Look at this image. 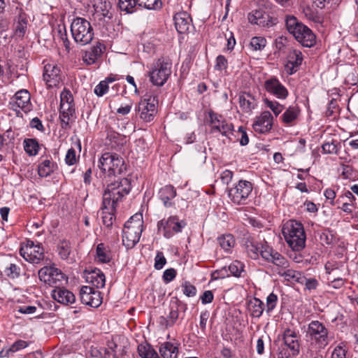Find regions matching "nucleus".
<instances>
[{"label":"nucleus","mask_w":358,"mask_h":358,"mask_svg":"<svg viewBox=\"0 0 358 358\" xmlns=\"http://www.w3.org/2000/svg\"><path fill=\"white\" fill-rule=\"evenodd\" d=\"M261 245L252 241L246 243V252L250 258L254 259L258 258L260 255Z\"/></svg>","instance_id":"nucleus-42"},{"label":"nucleus","mask_w":358,"mask_h":358,"mask_svg":"<svg viewBox=\"0 0 358 358\" xmlns=\"http://www.w3.org/2000/svg\"><path fill=\"white\" fill-rule=\"evenodd\" d=\"M166 263V259L162 252H158L155 259V268L157 270L162 269Z\"/></svg>","instance_id":"nucleus-56"},{"label":"nucleus","mask_w":358,"mask_h":358,"mask_svg":"<svg viewBox=\"0 0 358 358\" xmlns=\"http://www.w3.org/2000/svg\"><path fill=\"white\" fill-rule=\"evenodd\" d=\"M10 9L11 15L15 16V34L17 37L22 38L27 30L28 16L24 12L22 4L16 0L13 1V4L10 5Z\"/></svg>","instance_id":"nucleus-9"},{"label":"nucleus","mask_w":358,"mask_h":358,"mask_svg":"<svg viewBox=\"0 0 358 358\" xmlns=\"http://www.w3.org/2000/svg\"><path fill=\"white\" fill-rule=\"evenodd\" d=\"M278 275L283 278L285 280L292 283L298 282L303 284L305 280V277L300 271L290 268L289 266L282 271H278Z\"/></svg>","instance_id":"nucleus-28"},{"label":"nucleus","mask_w":358,"mask_h":358,"mask_svg":"<svg viewBox=\"0 0 358 358\" xmlns=\"http://www.w3.org/2000/svg\"><path fill=\"white\" fill-rule=\"evenodd\" d=\"M229 271H230L232 275L235 277H241L242 273L245 272L244 264L240 261H234L229 266Z\"/></svg>","instance_id":"nucleus-46"},{"label":"nucleus","mask_w":358,"mask_h":358,"mask_svg":"<svg viewBox=\"0 0 358 358\" xmlns=\"http://www.w3.org/2000/svg\"><path fill=\"white\" fill-rule=\"evenodd\" d=\"M20 268L15 264H10L6 270V275L11 278H15L20 276Z\"/></svg>","instance_id":"nucleus-55"},{"label":"nucleus","mask_w":358,"mask_h":358,"mask_svg":"<svg viewBox=\"0 0 358 358\" xmlns=\"http://www.w3.org/2000/svg\"><path fill=\"white\" fill-rule=\"evenodd\" d=\"M305 287L308 290L315 289L318 286V281L315 278H306L303 281Z\"/></svg>","instance_id":"nucleus-63"},{"label":"nucleus","mask_w":358,"mask_h":358,"mask_svg":"<svg viewBox=\"0 0 358 358\" xmlns=\"http://www.w3.org/2000/svg\"><path fill=\"white\" fill-rule=\"evenodd\" d=\"M58 255L62 259L66 260L69 262H75V256L72 250L71 243L66 240L59 241L57 245Z\"/></svg>","instance_id":"nucleus-27"},{"label":"nucleus","mask_w":358,"mask_h":358,"mask_svg":"<svg viewBox=\"0 0 358 358\" xmlns=\"http://www.w3.org/2000/svg\"><path fill=\"white\" fill-rule=\"evenodd\" d=\"M182 288L183 294L188 297L194 296L196 294V287L187 281L182 283Z\"/></svg>","instance_id":"nucleus-52"},{"label":"nucleus","mask_w":358,"mask_h":358,"mask_svg":"<svg viewBox=\"0 0 358 358\" xmlns=\"http://www.w3.org/2000/svg\"><path fill=\"white\" fill-rule=\"evenodd\" d=\"M176 271L174 268H168L163 273V280L166 282H170L176 276Z\"/></svg>","instance_id":"nucleus-59"},{"label":"nucleus","mask_w":358,"mask_h":358,"mask_svg":"<svg viewBox=\"0 0 358 358\" xmlns=\"http://www.w3.org/2000/svg\"><path fill=\"white\" fill-rule=\"evenodd\" d=\"M80 297L83 303L93 308L99 307L102 303L101 292L90 286L82 287Z\"/></svg>","instance_id":"nucleus-17"},{"label":"nucleus","mask_w":358,"mask_h":358,"mask_svg":"<svg viewBox=\"0 0 358 358\" xmlns=\"http://www.w3.org/2000/svg\"><path fill=\"white\" fill-rule=\"evenodd\" d=\"M66 163L69 165H73L76 162V152L73 148L68 150L66 157Z\"/></svg>","instance_id":"nucleus-62"},{"label":"nucleus","mask_w":358,"mask_h":358,"mask_svg":"<svg viewBox=\"0 0 358 358\" xmlns=\"http://www.w3.org/2000/svg\"><path fill=\"white\" fill-rule=\"evenodd\" d=\"M158 102L157 94L146 93L135 108L141 120L145 122L152 121L157 114Z\"/></svg>","instance_id":"nucleus-7"},{"label":"nucleus","mask_w":358,"mask_h":358,"mask_svg":"<svg viewBox=\"0 0 358 358\" xmlns=\"http://www.w3.org/2000/svg\"><path fill=\"white\" fill-rule=\"evenodd\" d=\"M159 196L164 205L169 207L171 205L170 201L176 196V191L173 186L166 185L159 190Z\"/></svg>","instance_id":"nucleus-31"},{"label":"nucleus","mask_w":358,"mask_h":358,"mask_svg":"<svg viewBox=\"0 0 358 358\" xmlns=\"http://www.w3.org/2000/svg\"><path fill=\"white\" fill-rule=\"evenodd\" d=\"M270 262H272L275 266L274 270L277 274L278 273V271H282L289 266V262L287 258L278 252L274 253V256Z\"/></svg>","instance_id":"nucleus-34"},{"label":"nucleus","mask_w":358,"mask_h":358,"mask_svg":"<svg viewBox=\"0 0 358 358\" xmlns=\"http://www.w3.org/2000/svg\"><path fill=\"white\" fill-rule=\"evenodd\" d=\"M20 254L26 261L32 264H38L44 258L43 248L40 245H34L31 241L21 246Z\"/></svg>","instance_id":"nucleus-13"},{"label":"nucleus","mask_w":358,"mask_h":358,"mask_svg":"<svg viewBox=\"0 0 358 358\" xmlns=\"http://www.w3.org/2000/svg\"><path fill=\"white\" fill-rule=\"evenodd\" d=\"M118 5L122 11L132 13L135 11V7L138 6V3L136 0H119Z\"/></svg>","instance_id":"nucleus-44"},{"label":"nucleus","mask_w":358,"mask_h":358,"mask_svg":"<svg viewBox=\"0 0 358 358\" xmlns=\"http://www.w3.org/2000/svg\"><path fill=\"white\" fill-rule=\"evenodd\" d=\"M178 315L179 313L178 306L176 304L171 306L170 312L169 313V315L167 316V318L169 321V324L173 326L178 318Z\"/></svg>","instance_id":"nucleus-54"},{"label":"nucleus","mask_w":358,"mask_h":358,"mask_svg":"<svg viewBox=\"0 0 358 358\" xmlns=\"http://www.w3.org/2000/svg\"><path fill=\"white\" fill-rule=\"evenodd\" d=\"M283 343L289 352V355L297 356L300 353V336L295 331L287 329L282 334Z\"/></svg>","instance_id":"nucleus-18"},{"label":"nucleus","mask_w":358,"mask_h":358,"mask_svg":"<svg viewBox=\"0 0 358 358\" xmlns=\"http://www.w3.org/2000/svg\"><path fill=\"white\" fill-rule=\"evenodd\" d=\"M273 120V116L269 111H264L255 118L252 128L256 133L266 134L271 129Z\"/></svg>","instance_id":"nucleus-20"},{"label":"nucleus","mask_w":358,"mask_h":358,"mask_svg":"<svg viewBox=\"0 0 358 358\" xmlns=\"http://www.w3.org/2000/svg\"><path fill=\"white\" fill-rule=\"evenodd\" d=\"M172 64L169 59L161 57L153 64L149 72L150 80L156 86H163L171 74Z\"/></svg>","instance_id":"nucleus-6"},{"label":"nucleus","mask_w":358,"mask_h":358,"mask_svg":"<svg viewBox=\"0 0 358 358\" xmlns=\"http://www.w3.org/2000/svg\"><path fill=\"white\" fill-rule=\"evenodd\" d=\"M138 6L145 8L148 10L159 9L162 6L161 0H136Z\"/></svg>","instance_id":"nucleus-43"},{"label":"nucleus","mask_w":358,"mask_h":358,"mask_svg":"<svg viewBox=\"0 0 358 358\" xmlns=\"http://www.w3.org/2000/svg\"><path fill=\"white\" fill-rule=\"evenodd\" d=\"M143 217L135 214L126 222L122 231V243L127 248H132L139 241L143 231Z\"/></svg>","instance_id":"nucleus-3"},{"label":"nucleus","mask_w":358,"mask_h":358,"mask_svg":"<svg viewBox=\"0 0 358 358\" xmlns=\"http://www.w3.org/2000/svg\"><path fill=\"white\" fill-rule=\"evenodd\" d=\"M218 243L225 251L229 250L235 244V240L232 235H223L218 238Z\"/></svg>","instance_id":"nucleus-41"},{"label":"nucleus","mask_w":358,"mask_h":358,"mask_svg":"<svg viewBox=\"0 0 358 358\" xmlns=\"http://www.w3.org/2000/svg\"><path fill=\"white\" fill-rule=\"evenodd\" d=\"M43 77L48 87H54L62 82L64 74L58 64L48 62L44 64Z\"/></svg>","instance_id":"nucleus-14"},{"label":"nucleus","mask_w":358,"mask_h":358,"mask_svg":"<svg viewBox=\"0 0 358 358\" xmlns=\"http://www.w3.org/2000/svg\"><path fill=\"white\" fill-rule=\"evenodd\" d=\"M71 31L74 41L81 45L89 44L94 38L90 22L83 17H77L72 20Z\"/></svg>","instance_id":"nucleus-5"},{"label":"nucleus","mask_w":358,"mask_h":358,"mask_svg":"<svg viewBox=\"0 0 358 358\" xmlns=\"http://www.w3.org/2000/svg\"><path fill=\"white\" fill-rule=\"evenodd\" d=\"M295 31L297 32H292V34L303 46L310 48L314 45L315 36L308 27L301 24L298 26Z\"/></svg>","instance_id":"nucleus-19"},{"label":"nucleus","mask_w":358,"mask_h":358,"mask_svg":"<svg viewBox=\"0 0 358 358\" xmlns=\"http://www.w3.org/2000/svg\"><path fill=\"white\" fill-rule=\"evenodd\" d=\"M240 107L246 113L252 111L257 106L255 97L250 93H243L239 96Z\"/></svg>","instance_id":"nucleus-30"},{"label":"nucleus","mask_w":358,"mask_h":358,"mask_svg":"<svg viewBox=\"0 0 358 358\" xmlns=\"http://www.w3.org/2000/svg\"><path fill=\"white\" fill-rule=\"evenodd\" d=\"M178 352V348L169 342L162 344L159 348V353L164 358H177Z\"/></svg>","instance_id":"nucleus-32"},{"label":"nucleus","mask_w":358,"mask_h":358,"mask_svg":"<svg viewBox=\"0 0 358 358\" xmlns=\"http://www.w3.org/2000/svg\"><path fill=\"white\" fill-rule=\"evenodd\" d=\"M186 224V222L180 220L178 216H170L157 222V230L159 233H162L165 238H170L175 234L181 232Z\"/></svg>","instance_id":"nucleus-10"},{"label":"nucleus","mask_w":358,"mask_h":358,"mask_svg":"<svg viewBox=\"0 0 358 358\" xmlns=\"http://www.w3.org/2000/svg\"><path fill=\"white\" fill-rule=\"evenodd\" d=\"M340 148L341 144L336 141L324 143L322 146L323 153L329 155H338Z\"/></svg>","instance_id":"nucleus-40"},{"label":"nucleus","mask_w":358,"mask_h":358,"mask_svg":"<svg viewBox=\"0 0 358 358\" xmlns=\"http://www.w3.org/2000/svg\"><path fill=\"white\" fill-rule=\"evenodd\" d=\"M288 62L292 63L298 68L301 66L303 61V55L301 51L297 50H292L287 55Z\"/></svg>","instance_id":"nucleus-45"},{"label":"nucleus","mask_w":358,"mask_h":358,"mask_svg":"<svg viewBox=\"0 0 358 358\" xmlns=\"http://www.w3.org/2000/svg\"><path fill=\"white\" fill-rule=\"evenodd\" d=\"M299 109L296 106H289L282 115V120L285 124L294 122L298 117Z\"/></svg>","instance_id":"nucleus-38"},{"label":"nucleus","mask_w":358,"mask_h":358,"mask_svg":"<svg viewBox=\"0 0 358 358\" xmlns=\"http://www.w3.org/2000/svg\"><path fill=\"white\" fill-rule=\"evenodd\" d=\"M96 258L102 263H108L111 260V253L108 247L103 243H99L96 249Z\"/></svg>","instance_id":"nucleus-35"},{"label":"nucleus","mask_w":358,"mask_h":358,"mask_svg":"<svg viewBox=\"0 0 358 358\" xmlns=\"http://www.w3.org/2000/svg\"><path fill=\"white\" fill-rule=\"evenodd\" d=\"M248 22L252 24L263 28H271L278 22L275 15L268 10V7L259 8L248 14Z\"/></svg>","instance_id":"nucleus-8"},{"label":"nucleus","mask_w":358,"mask_h":358,"mask_svg":"<svg viewBox=\"0 0 358 358\" xmlns=\"http://www.w3.org/2000/svg\"><path fill=\"white\" fill-rule=\"evenodd\" d=\"M98 167L108 176L120 175L127 170L124 160L116 153L105 152L99 159Z\"/></svg>","instance_id":"nucleus-4"},{"label":"nucleus","mask_w":358,"mask_h":358,"mask_svg":"<svg viewBox=\"0 0 358 358\" xmlns=\"http://www.w3.org/2000/svg\"><path fill=\"white\" fill-rule=\"evenodd\" d=\"M55 169V163L49 159H45L41 162L38 167V173L41 177H47L50 176Z\"/></svg>","instance_id":"nucleus-37"},{"label":"nucleus","mask_w":358,"mask_h":358,"mask_svg":"<svg viewBox=\"0 0 358 358\" xmlns=\"http://www.w3.org/2000/svg\"><path fill=\"white\" fill-rule=\"evenodd\" d=\"M302 23L300 22L293 15H288L286 17L285 20V24L287 29L288 31L292 34V32H297L295 31V29H297L298 26L301 24Z\"/></svg>","instance_id":"nucleus-48"},{"label":"nucleus","mask_w":358,"mask_h":358,"mask_svg":"<svg viewBox=\"0 0 358 358\" xmlns=\"http://www.w3.org/2000/svg\"><path fill=\"white\" fill-rule=\"evenodd\" d=\"M108 90V85L102 80L95 87L94 92L98 96H102Z\"/></svg>","instance_id":"nucleus-57"},{"label":"nucleus","mask_w":358,"mask_h":358,"mask_svg":"<svg viewBox=\"0 0 358 358\" xmlns=\"http://www.w3.org/2000/svg\"><path fill=\"white\" fill-rule=\"evenodd\" d=\"M52 296L57 302L65 305L73 303L76 301L73 293L60 285L52 290Z\"/></svg>","instance_id":"nucleus-26"},{"label":"nucleus","mask_w":358,"mask_h":358,"mask_svg":"<svg viewBox=\"0 0 358 358\" xmlns=\"http://www.w3.org/2000/svg\"><path fill=\"white\" fill-rule=\"evenodd\" d=\"M86 280L96 288H103L106 283V277L99 268H94L86 276Z\"/></svg>","instance_id":"nucleus-29"},{"label":"nucleus","mask_w":358,"mask_h":358,"mask_svg":"<svg viewBox=\"0 0 358 358\" xmlns=\"http://www.w3.org/2000/svg\"><path fill=\"white\" fill-rule=\"evenodd\" d=\"M131 190L130 181L126 178L109 183L103 194V208L115 210L117 204Z\"/></svg>","instance_id":"nucleus-1"},{"label":"nucleus","mask_w":358,"mask_h":358,"mask_svg":"<svg viewBox=\"0 0 358 358\" xmlns=\"http://www.w3.org/2000/svg\"><path fill=\"white\" fill-rule=\"evenodd\" d=\"M264 102L266 106L269 108L275 116H278L283 110L284 107L277 101H270L268 99H264Z\"/></svg>","instance_id":"nucleus-51"},{"label":"nucleus","mask_w":358,"mask_h":358,"mask_svg":"<svg viewBox=\"0 0 358 358\" xmlns=\"http://www.w3.org/2000/svg\"><path fill=\"white\" fill-rule=\"evenodd\" d=\"M38 278L41 281L52 286L58 287L60 282L64 280V273L57 268L54 266H44L38 272Z\"/></svg>","instance_id":"nucleus-12"},{"label":"nucleus","mask_w":358,"mask_h":358,"mask_svg":"<svg viewBox=\"0 0 358 358\" xmlns=\"http://www.w3.org/2000/svg\"><path fill=\"white\" fill-rule=\"evenodd\" d=\"M287 245L294 251H301L306 245V235L301 223L294 220L286 222L282 229Z\"/></svg>","instance_id":"nucleus-2"},{"label":"nucleus","mask_w":358,"mask_h":358,"mask_svg":"<svg viewBox=\"0 0 358 358\" xmlns=\"http://www.w3.org/2000/svg\"><path fill=\"white\" fill-rule=\"evenodd\" d=\"M248 310L252 317H259L264 312V304L260 299L254 298L248 303Z\"/></svg>","instance_id":"nucleus-33"},{"label":"nucleus","mask_w":358,"mask_h":358,"mask_svg":"<svg viewBox=\"0 0 358 358\" xmlns=\"http://www.w3.org/2000/svg\"><path fill=\"white\" fill-rule=\"evenodd\" d=\"M101 209L103 210L102 211V222H103V225H105L107 227H111L113 223V220H114L113 212L115 210L103 208V205H102Z\"/></svg>","instance_id":"nucleus-47"},{"label":"nucleus","mask_w":358,"mask_h":358,"mask_svg":"<svg viewBox=\"0 0 358 358\" xmlns=\"http://www.w3.org/2000/svg\"><path fill=\"white\" fill-rule=\"evenodd\" d=\"M227 66V61L224 56L219 55L216 58L215 69L221 71L225 69Z\"/></svg>","instance_id":"nucleus-61"},{"label":"nucleus","mask_w":358,"mask_h":358,"mask_svg":"<svg viewBox=\"0 0 358 358\" xmlns=\"http://www.w3.org/2000/svg\"><path fill=\"white\" fill-rule=\"evenodd\" d=\"M105 48V45L100 41L96 42L94 45L83 52L82 57L84 63L87 65L95 64L101 57Z\"/></svg>","instance_id":"nucleus-22"},{"label":"nucleus","mask_w":358,"mask_h":358,"mask_svg":"<svg viewBox=\"0 0 358 358\" xmlns=\"http://www.w3.org/2000/svg\"><path fill=\"white\" fill-rule=\"evenodd\" d=\"M266 90L278 99H284L288 95L287 90L275 78L266 80L264 83Z\"/></svg>","instance_id":"nucleus-23"},{"label":"nucleus","mask_w":358,"mask_h":358,"mask_svg":"<svg viewBox=\"0 0 358 358\" xmlns=\"http://www.w3.org/2000/svg\"><path fill=\"white\" fill-rule=\"evenodd\" d=\"M76 113L73 103L60 104L59 119L62 128H67L76 119Z\"/></svg>","instance_id":"nucleus-24"},{"label":"nucleus","mask_w":358,"mask_h":358,"mask_svg":"<svg viewBox=\"0 0 358 358\" xmlns=\"http://www.w3.org/2000/svg\"><path fill=\"white\" fill-rule=\"evenodd\" d=\"M139 355L143 358H158V354L150 345L141 344L138 346Z\"/></svg>","instance_id":"nucleus-39"},{"label":"nucleus","mask_w":358,"mask_h":358,"mask_svg":"<svg viewBox=\"0 0 358 358\" xmlns=\"http://www.w3.org/2000/svg\"><path fill=\"white\" fill-rule=\"evenodd\" d=\"M60 104L64 103H73V99L71 93L69 91L64 90L61 93Z\"/></svg>","instance_id":"nucleus-60"},{"label":"nucleus","mask_w":358,"mask_h":358,"mask_svg":"<svg viewBox=\"0 0 358 358\" xmlns=\"http://www.w3.org/2000/svg\"><path fill=\"white\" fill-rule=\"evenodd\" d=\"M346 350L341 347L337 346L331 354V358H346Z\"/></svg>","instance_id":"nucleus-64"},{"label":"nucleus","mask_w":358,"mask_h":358,"mask_svg":"<svg viewBox=\"0 0 358 358\" xmlns=\"http://www.w3.org/2000/svg\"><path fill=\"white\" fill-rule=\"evenodd\" d=\"M28 343L25 341L18 340L15 341L10 348L9 350H11L12 353L16 352L17 351L24 349L28 346Z\"/></svg>","instance_id":"nucleus-58"},{"label":"nucleus","mask_w":358,"mask_h":358,"mask_svg":"<svg viewBox=\"0 0 358 358\" xmlns=\"http://www.w3.org/2000/svg\"><path fill=\"white\" fill-rule=\"evenodd\" d=\"M174 24L179 34H185L189 31L191 26L192 18L187 12L181 11L177 13L174 17Z\"/></svg>","instance_id":"nucleus-25"},{"label":"nucleus","mask_w":358,"mask_h":358,"mask_svg":"<svg viewBox=\"0 0 358 358\" xmlns=\"http://www.w3.org/2000/svg\"><path fill=\"white\" fill-rule=\"evenodd\" d=\"M24 149L29 156L36 155L39 150V144L34 138H26L24 140Z\"/></svg>","instance_id":"nucleus-36"},{"label":"nucleus","mask_w":358,"mask_h":358,"mask_svg":"<svg viewBox=\"0 0 358 358\" xmlns=\"http://www.w3.org/2000/svg\"><path fill=\"white\" fill-rule=\"evenodd\" d=\"M252 188L250 181L241 180L234 187L229 189L228 196L234 203L243 204L251 194Z\"/></svg>","instance_id":"nucleus-11"},{"label":"nucleus","mask_w":358,"mask_h":358,"mask_svg":"<svg viewBox=\"0 0 358 358\" xmlns=\"http://www.w3.org/2000/svg\"><path fill=\"white\" fill-rule=\"evenodd\" d=\"M307 333L312 341L320 347H325L328 344V330L324 324L317 320L312 321L308 327Z\"/></svg>","instance_id":"nucleus-15"},{"label":"nucleus","mask_w":358,"mask_h":358,"mask_svg":"<svg viewBox=\"0 0 358 358\" xmlns=\"http://www.w3.org/2000/svg\"><path fill=\"white\" fill-rule=\"evenodd\" d=\"M10 108L13 110L22 109L24 113L31 110V95L28 90L17 91L9 101Z\"/></svg>","instance_id":"nucleus-16"},{"label":"nucleus","mask_w":358,"mask_h":358,"mask_svg":"<svg viewBox=\"0 0 358 358\" xmlns=\"http://www.w3.org/2000/svg\"><path fill=\"white\" fill-rule=\"evenodd\" d=\"M277 301H278V297L273 293H271L267 296V298H266V311L267 313H270L271 311H272L275 308V307L276 306V304H277Z\"/></svg>","instance_id":"nucleus-53"},{"label":"nucleus","mask_w":358,"mask_h":358,"mask_svg":"<svg viewBox=\"0 0 358 358\" xmlns=\"http://www.w3.org/2000/svg\"><path fill=\"white\" fill-rule=\"evenodd\" d=\"M276 252V251H274L273 249L268 245H261L260 255L267 262H271L274 256V253Z\"/></svg>","instance_id":"nucleus-50"},{"label":"nucleus","mask_w":358,"mask_h":358,"mask_svg":"<svg viewBox=\"0 0 358 358\" xmlns=\"http://www.w3.org/2000/svg\"><path fill=\"white\" fill-rule=\"evenodd\" d=\"M250 45L254 50H262L266 45V40L264 37L255 36L251 38Z\"/></svg>","instance_id":"nucleus-49"},{"label":"nucleus","mask_w":358,"mask_h":358,"mask_svg":"<svg viewBox=\"0 0 358 358\" xmlns=\"http://www.w3.org/2000/svg\"><path fill=\"white\" fill-rule=\"evenodd\" d=\"M210 122L212 129L215 131L220 132L222 135L227 136L233 129L232 124L227 122L222 115L214 113L209 112Z\"/></svg>","instance_id":"nucleus-21"}]
</instances>
